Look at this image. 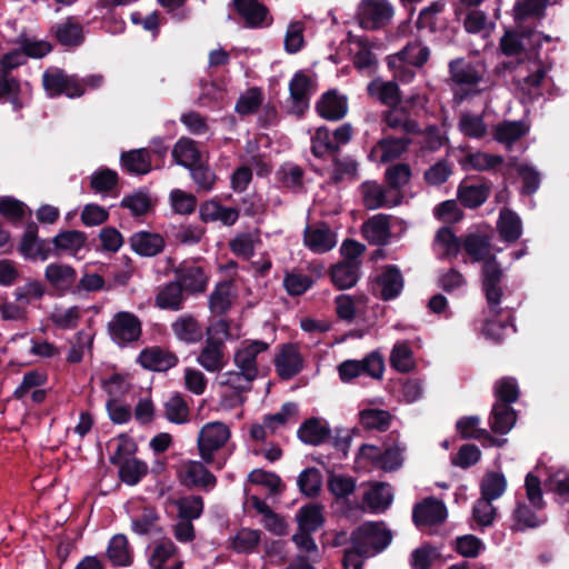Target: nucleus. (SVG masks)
Wrapping results in <instances>:
<instances>
[{
  "label": "nucleus",
  "mask_w": 569,
  "mask_h": 569,
  "mask_svg": "<svg viewBox=\"0 0 569 569\" xmlns=\"http://www.w3.org/2000/svg\"><path fill=\"white\" fill-rule=\"evenodd\" d=\"M428 47L420 42L409 43L400 52L388 58V66L393 77L402 82H410L415 77L412 67H421L429 58Z\"/></svg>",
  "instance_id": "20e7f679"
},
{
  "label": "nucleus",
  "mask_w": 569,
  "mask_h": 569,
  "mask_svg": "<svg viewBox=\"0 0 569 569\" xmlns=\"http://www.w3.org/2000/svg\"><path fill=\"white\" fill-rule=\"evenodd\" d=\"M174 552L172 541H159L151 548L149 563L153 569H180L181 562L174 558Z\"/></svg>",
  "instance_id": "412c9836"
},
{
  "label": "nucleus",
  "mask_w": 569,
  "mask_h": 569,
  "mask_svg": "<svg viewBox=\"0 0 569 569\" xmlns=\"http://www.w3.org/2000/svg\"><path fill=\"white\" fill-rule=\"evenodd\" d=\"M498 230L503 240L513 242L522 233L521 219L513 211L502 210L498 221Z\"/></svg>",
  "instance_id": "79ce46f5"
},
{
  "label": "nucleus",
  "mask_w": 569,
  "mask_h": 569,
  "mask_svg": "<svg viewBox=\"0 0 569 569\" xmlns=\"http://www.w3.org/2000/svg\"><path fill=\"white\" fill-rule=\"evenodd\" d=\"M463 26L469 33H481L483 37L490 34L495 28V23L487 19L485 12L480 10H471L467 13Z\"/></svg>",
  "instance_id": "e2e57ef3"
},
{
  "label": "nucleus",
  "mask_w": 569,
  "mask_h": 569,
  "mask_svg": "<svg viewBox=\"0 0 569 569\" xmlns=\"http://www.w3.org/2000/svg\"><path fill=\"white\" fill-rule=\"evenodd\" d=\"M234 291L232 283H219L209 299L211 311L218 315L227 312L232 305Z\"/></svg>",
  "instance_id": "09e8293b"
},
{
  "label": "nucleus",
  "mask_w": 569,
  "mask_h": 569,
  "mask_svg": "<svg viewBox=\"0 0 569 569\" xmlns=\"http://www.w3.org/2000/svg\"><path fill=\"white\" fill-rule=\"evenodd\" d=\"M450 73L455 83L462 87H476L483 78L485 69L481 63H470L462 59L450 62Z\"/></svg>",
  "instance_id": "2eb2a0df"
},
{
  "label": "nucleus",
  "mask_w": 569,
  "mask_h": 569,
  "mask_svg": "<svg viewBox=\"0 0 569 569\" xmlns=\"http://www.w3.org/2000/svg\"><path fill=\"white\" fill-rule=\"evenodd\" d=\"M392 490L387 483H373L365 493V503L375 512L386 510L392 502Z\"/></svg>",
  "instance_id": "f704fd0d"
},
{
  "label": "nucleus",
  "mask_w": 569,
  "mask_h": 569,
  "mask_svg": "<svg viewBox=\"0 0 569 569\" xmlns=\"http://www.w3.org/2000/svg\"><path fill=\"white\" fill-rule=\"evenodd\" d=\"M197 362L209 372L220 371L227 362L224 343L222 341L207 340L197 357Z\"/></svg>",
  "instance_id": "a211bd4d"
},
{
  "label": "nucleus",
  "mask_w": 569,
  "mask_h": 569,
  "mask_svg": "<svg viewBox=\"0 0 569 569\" xmlns=\"http://www.w3.org/2000/svg\"><path fill=\"white\" fill-rule=\"evenodd\" d=\"M362 200L366 208L375 210L381 207H391L399 201H391L387 198L385 189L373 181H366L361 184Z\"/></svg>",
  "instance_id": "4c0bfd02"
},
{
  "label": "nucleus",
  "mask_w": 569,
  "mask_h": 569,
  "mask_svg": "<svg viewBox=\"0 0 569 569\" xmlns=\"http://www.w3.org/2000/svg\"><path fill=\"white\" fill-rule=\"evenodd\" d=\"M290 97L293 102V111L301 113L308 107V100L312 91L311 78L302 71H298L289 83Z\"/></svg>",
  "instance_id": "b1692460"
},
{
  "label": "nucleus",
  "mask_w": 569,
  "mask_h": 569,
  "mask_svg": "<svg viewBox=\"0 0 569 569\" xmlns=\"http://www.w3.org/2000/svg\"><path fill=\"white\" fill-rule=\"evenodd\" d=\"M200 216L206 222L219 221L224 226H232L239 218V211L233 207H224L214 200H210L201 206Z\"/></svg>",
  "instance_id": "bb28decb"
},
{
  "label": "nucleus",
  "mask_w": 569,
  "mask_h": 569,
  "mask_svg": "<svg viewBox=\"0 0 569 569\" xmlns=\"http://www.w3.org/2000/svg\"><path fill=\"white\" fill-rule=\"evenodd\" d=\"M43 276L49 286L59 295L77 292L78 273L72 266L51 262L46 267Z\"/></svg>",
  "instance_id": "9d476101"
},
{
  "label": "nucleus",
  "mask_w": 569,
  "mask_h": 569,
  "mask_svg": "<svg viewBox=\"0 0 569 569\" xmlns=\"http://www.w3.org/2000/svg\"><path fill=\"white\" fill-rule=\"evenodd\" d=\"M522 43L518 36L507 32L501 39V49L505 54H518L519 60L515 70V79L518 88L528 94H532L540 86L547 73V67L539 58L537 51H522Z\"/></svg>",
  "instance_id": "f03ea898"
},
{
  "label": "nucleus",
  "mask_w": 569,
  "mask_h": 569,
  "mask_svg": "<svg viewBox=\"0 0 569 569\" xmlns=\"http://www.w3.org/2000/svg\"><path fill=\"white\" fill-rule=\"evenodd\" d=\"M182 301V286L178 282H170L163 287L156 298V303L161 309L178 310Z\"/></svg>",
  "instance_id": "bf43d9fd"
},
{
  "label": "nucleus",
  "mask_w": 569,
  "mask_h": 569,
  "mask_svg": "<svg viewBox=\"0 0 569 569\" xmlns=\"http://www.w3.org/2000/svg\"><path fill=\"white\" fill-rule=\"evenodd\" d=\"M131 249L143 257H153L164 248L163 238L154 232L138 231L130 238Z\"/></svg>",
  "instance_id": "4be33fe9"
},
{
  "label": "nucleus",
  "mask_w": 569,
  "mask_h": 569,
  "mask_svg": "<svg viewBox=\"0 0 569 569\" xmlns=\"http://www.w3.org/2000/svg\"><path fill=\"white\" fill-rule=\"evenodd\" d=\"M111 340L120 347L139 340L141 336V321L128 311L117 312L108 323Z\"/></svg>",
  "instance_id": "6e6552de"
},
{
  "label": "nucleus",
  "mask_w": 569,
  "mask_h": 569,
  "mask_svg": "<svg viewBox=\"0 0 569 569\" xmlns=\"http://www.w3.org/2000/svg\"><path fill=\"white\" fill-rule=\"evenodd\" d=\"M269 345L262 340H244L240 343L233 355V363L237 369L258 377V362L260 356L266 352Z\"/></svg>",
  "instance_id": "f8f14e48"
},
{
  "label": "nucleus",
  "mask_w": 569,
  "mask_h": 569,
  "mask_svg": "<svg viewBox=\"0 0 569 569\" xmlns=\"http://www.w3.org/2000/svg\"><path fill=\"white\" fill-rule=\"evenodd\" d=\"M172 157L177 164L191 169L200 161V151L193 140L181 138L174 144Z\"/></svg>",
  "instance_id": "ea45409f"
},
{
  "label": "nucleus",
  "mask_w": 569,
  "mask_h": 569,
  "mask_svg": "<svg viewBox=\"0 0 569 569\" xmlns=\"http://www.w3.org/2000/svg\"><path fill=\"white\" fill-rule=\"evenodd\" d=\"M148 472V466L137 458L124 460L119 469L120 479L129 486L137 485Z\"/></svg>",
  "instance_id": "13d9d810"
},
{
  "label": "nucleus",
  "mask_w": 569,
  "mask_h": 569,
  "mask_svg": "<svg viewBox=\"0 0 569 569\" xmlns=\"http://www.w3.org/2000/svg\"><path fill=\"white\" fill-rule=\"evenodd\" d=\"M121 162L126 170L134 174H146L151 170L149 154L146 149L122 153Z\"/></svg>",
  "instance_id": "3c124183"
},
{
  "label": "nucleus",
  "mask_w": 569,
  "mask_h": 569,
  "mask_svg": "<svg viewBox=\"0 0 569 569\" xmlns=\"http://www.w3.org/2000/svg\"><path fill=\"white\" fill-rule=\"evenodd\" d=\"M302 357L293 345L283 346L276 358V369L283 379H290L302 368Z\"/></svg>",
  "instance_id": "6ab92c4d"
},
{
  "label": "nucleus",
  "mask_w": 569,
  "mask_h": 569,
  "mask_svg": "<svg viewBox=\"0 0 569 569\" xmlns=\"http://www.w3.org/2000/svg\"><path fill=\"white\" fill-rule=\"evenodd\" d=\"M447 518L446 506L437 499L428 498L413 509V521L417 526L441 523Z\"/></svg>",
  "instance_id": "dca6fc26"
},
{
  "label": "nucleus",
  "mask_w": 569,
  "mask_h": 569,
  "mask_svg": "<svg viewBox=\"0 0 569 569\" xmlns=\"http://www.w3.org/2000/svg\"><path fill=\"white\" fill-rule=\"evenodd\" d=\"M330 433L328 423L318 418L306 420L298 430L299 439L308 445H319L323 442Z\"/></svg>",
  "instance_id": "2f4dec72"
},
{
  "label": "nucleus",
  "mask_w": 569,
  "mask_h": 569,
  "mask_svg": "<svg viewBox=\"0 0 569 569\" xmlns=\"http://www.w3.org/2000/svg\"><path fill=\"white\" fill-rule=\"evenodd\" d=\"M103 83L101 74H91L80 80L61 70H52L43 73V87L49 97L66 94L68 98H77L84 93L86 88L98 89Z\"/></svg>",
  "instance_id": "7ed1b4c3"
},
{
  "label": "nucleus",
  "mask_w": 569,
  "mask_h": 569,
  "mask_svg": "<svg viewBox=\"0 0 569 569\" xmlns=\"http://www.w3.org/2000/svg\"><path fill=\"white\" fill-rule=\"evenodd\" d=\"M120 206L128 209L133 216H143L151 210L153 200L148 191L136 190L126 194L120 201Z\"/></svg>",
  "instance_id": "c03bdc74"
},
{
  "label": "nucleus",
  "mask_w": 569,
  "mask_h": 569,
  "mask_svg": "<svg viewBox=\"0 0 569 569\" xmlns=\"http://www.w3.org/2000/svg\"><path fill=\"white\" fill-rule=\"evenodd\" d=\"M178 339L186 342H197L202 338V329L192 317H181L172 325Z\"/></svg>",
  "instance_id": "5fc2aeb1"
},
{
  "label": "nucleus",
  "mask_w": 569,
  "mask_h": 569,
  "mask_svg": "<svg viewBox=\"0 0 569 569\" xmlns=\"http://www.w3.org/2000/svg\"><path fill=\"white\" fill-rule=\"evenodd\" d=\"M465 250L473 261H485L482 267V288L491 311L498 313L502 297L500 282L502 270L495 257L490 254L489 239L481 234H469L465 240Z\"/></svg>",
  "instance_id": "f257e3e1"
},
{
  "label": "nucleus",
  "mask_w": 569,
  "mask_h": 569,
  "mask_svg": "<svg viewBox=\"0 0 569 569\" xmlns=\"http://www.w3.org/2000/svg\"><path fill=\"white\" fill-rule=\"evenodd\" d=\"M368 92L386 106H396L400 101L399 88L392 81L377 78L368 84Z\"/></svg>",
  "instance_id": "e433bc0d"
},
{
  "label": "nucleus",
  "mask_w": 569,
  "mask_h": 569,
  "mask_svg": "<svg viewBox=\"0 0 569 569\" xmlns=\"http://www.w3.org/2000/svg\"><path fill=\"white\" fill-rule=\"evenodd\" d=\"M82 317V310L78 306H63L57 305L52 308L49 319L59 329L70 330L77 327L80 318Z\"/></svg>",
  "instance_id": "72a5a7b5"
},
{
  "label": "nucleus",
  "mask_w": 569,
  "mask_h": 569,
  "mask_svg": "<svg viewBox=\"0 0 569 569\" xmlns=\"http://www.w3.org/2000/svg\"><path fill=\"white\" fill-rule=\"evenodd\" d=\"M260 541L258 530L242 528L230 538V547L239 553H248L254 550Z\"/></svg>",
  "instance_id": "4d7b16f0"
},
{
  "label": "nucleus",
  "mask_w": 569,
  "mask_h": 569,
  "mask_svg": "<svg viewBox=\"0 0 569 569\" xmlns=\"http://www.w3.org/2000/svg\"><path fill=\"white\" fill-rule=\"evenodd\" d=\"M497 510L492 500L479 498L472 508V518L481 527H489L493 523Z\"/></svg>",
  "instance_id": "774afa93"
},
{
  "label": "nucleus",
  "mask_w": 569,
  "mask_h": 569,
  "mask_svg": "<svg viewBox=\"0 0 569 569\" xmlns=\"http://www.w3.org/2000/svg\"><path fill=\"white\" fill-rule=\"evenodd\" d=\"M253 375L246 370H228L222 372L218 377L219 386L229 389L232 395L230 397L224 396L221 400V405L224 408H234L243 402L242 393L247 392L251 388L252 381L256 379Z\"/></svg>",
  "instance_id": "0eeeda50"
},
{
  "label": "nucleus",
  "mask_w": 569,
  "mask_h": 569,
  "mask_svg": "<svg viewBox=\"0 0 569 569\" xmlns=\"http://www.w3.org/2000/svg\"><path fill=\"white\" fill-rule=\"evenodd\" d=\"M298 415V406L292 402L284 403L281 410L274 415L264 418V423L270 432H274L280 426H284L290 421H296Z\"/></svg>",
  "instance_id": "338daca9"
},
{
  "label": "nucleus",
  "mask_w": 569,
  "mask_h": 569,
  "mask_svg": "<svg viewBox=\"0 0 569 569\" xmlns=\"http://www.w3.org/2000/svg\"><path fill=\"white\" fill-rule=\"evenodd\" d=\"M357 14L362 28L375 30L391 21L395 9L388 0H362Z\"/></svg>",
  "instance_id": "1a4fd4ad"
},
{
  "label": "nucleus",
  "mask_w": 569,
  "mask_h": 569,
  "mask_svg": "<svg viewBox=\"0 0 569 569\" xmlns=\"http://www.w3.org/2000/svg\"><path fill=\"white\" fill-rule=\"evenodd\" d=\"M107 555L113 565L128 566L131 562V553L127 537L123 535L113 536L109 542Z\"/></svg>",
  "instance_id": "864d4df0"
},
{
  "label": "nucleus",
  "mask_w": 569,
  "mask_h": 569,
  "mask_svg": "<svg viewBox=\"0 0 569 569\" xmlns=\"http://www.w3.org/2000/svg\"><path fill=\"white\" fill-rule=\"evenodd\" d=\"M503 161L501 156L491 154L487 152L477 151L473 153L467 154L462 160L461 164L466 169H475L479 171L490 170Z\"/></svg>",
  "instance_id": "603ef678"
},
{
  "label": "nucleus",
  "mask_w": 569,
  "mask_h": 569,
  "mask_svg": "<svg viewBox=\"0 0 569 569\" xmlns=\"http://www.w3.org/2000/svg\"><path fill=\"white\" fill-rule=\"evenodd\" d=\"M322 485V477L318 469L307 468L298 477L300 491L309 497L318 495Z\"/></svg>",
  "instance_id": "69168bd1"
},
{
  "label": "nucleus",
  "mask_w": 569,
  "mask_h": 569,
  "mask_svg": "<svg viewBox=\"0 0 569 569\" xmlns=\"http://www.w3.org/2000/svg\"><path fill=\"white\" fill-rule=\"evenodd\" d=\"M305 244L316 253H325L337 244L336 233L326 224L307 227Z\"/></svg>",
  "instance_id": "4468645a"
},
{
  "label": "nucleus",
  "mask_w": 569,
  "mask_h": 569,
  "mask_svg": "<svg viewBox=\"0 0 569 569\" xmlns=\"http://www.w3.org/2000/svg\"><path fill=\"white\" fill-rule=\"evenodd\" d=\"M403 287V280L396 267H387L377 278V288L385 300L396 298Z\"/></svg>",
  "instance_id": "c756f323"
},
{
  "label": "nucleus",
  "mask_w": 569,
  "mask_h": 569,
  "mask_svg": "<svg viewBox=\"0 0 569 569\" xmlns=\"http://www.w3.org/2000/svg\"><path fill=\"white\" fill-rule=\"evenodd\" d=\"M21 253L32 260L44 261L50 256V248L44 241L38 239L32 230L26 232L20 244Z\"/></svg>",
  "instance_id": "37998d69"
},
{
  "label": "nucleus",
  "mask_w": 569,
  "mask_h": 569,
  "mask_svg": "<svg viewBox=\"0 0 569 569\" xmlns=\"http://www.w3.org/2000/svg\"><path fill=\"white\" fill-rule=\"evenodd\" d=\"M460 132L471 139H481L487 133V124L481 114L462 112L459 118Z\"/></svg>",
  "instance_id": "de8ad7c7"
},
{
  "label": "nucleus",
  "mask_w": 569,
  "mask_h": 569,
  "mask_svg": "<svg viewBox=\"0 0 569 569\" xmlns=\"http://www.w3.org/2000/svg\"><path fill=\"white\" fill-rule=\"evenodd\" d=\"M234 6L251 28L268 26L271 22L267 8L257 0H234Z\"/></svg>",
  "instance_id": "aec40b11"
},
{
  "label": "nucleus",
  "mask_w": 569,
  "mask_h": 569,
  "mask_svg": "<svg viewBox=\"0 0 569 569\" xmlns=\"http://www.w3.org/2000/svg\"><path fill=\"white\" fill-rule=\"evenodd\" d=\"M362 234L370 243H387L391 236L389 216L382 213L372 216L362 224Z\"/></svg>",
  "instance_id": "a878e982"
},
{
  "label": "nucleus",
  "mask_w": 569,
  "mask_h": 569,
  "mask_svg": "<svg viewBox=\"0 0 569 569\" xmlns=\"http://www.w3.org/2000/svg\"><path fill=\"white\" fill-rule=\"evenodd\" d=\"M385 371V363L382 357L372 352L362 361L347 360L339 366V375L343 381H349L363 373L375 379H380Z\"/></svg>",
  "instance_id": "9b49d317"
},
{
  "label": "nucleus",
  "mask_w": 569,
  "mask_h": 569,
  "mask_svg": "<svg viewBox=\"0 0 569 569\" xmlns=\"http://www.w3.org/2000/svg\"><path fill=\"white\" fill-rule=\"evenodd\" d=\"M489 190L485 184H461L459 187V200L469 208H476L488 198Z\"/></svg>",
  "instance_id": "680f3d73"
},
{
  "label": "nucleus",
  "mask_w": 569,
  "mask_h": 569,
  "mask_svg": "<svg viewBox=\"0 0 569 569\" xmlns=\"http://www.w3.org/2000/svg\"><path fill=\"white\" fill-rule=\"evenodd\" d=\"M528 130L529 126L525 121H506L496 127L495 139L500 143L510 146L525 136Z\"/></svg>",
  "instance_id": "49530a36"
},
{
  "label": "nucleus",
  "mask_w": 569,
  "mask_h": 569,
  "mask_svg": "<svg viewBox=\"0 0 569 569\" xmlns=\"http://www.w3.org/2000/svg\"><path fill=\"white\" fill-rule=\"evenodd\" d=\"M480 419L476 416L465 417L457 421V430L462 438H473L483 441L485 446L500 447L506 443V439H497L489 435L486 429L479 427Z\"/></svg>",
  "instance_id": "5701e85b"
},
{
  "label": "nucleus",
  "mask_w": 569,
  "mask_h": 569,
  "mask_svg": "<svg viewBox=\"0 0 569 569\" xmlns=\"http://www.w3.org/2000/svg\"><path fill=\"white\" fill-rule=\"evenodd\" d=\"M230 435L229 427L219 421L208 422L200 429L197 442L203 462H213L214 452L224 447Z\"/></svg>",
  "instance_id": "423d86ee"
},
{
  "label": "nucleus",
  "mask_w": 569,
  "mask_h": 569,
  "mask_svg": "<svg viewBox=\"0 0 569 569\" xmlns=\"http://www.w3.org/2000/svg\"><path fill=\"white\" fill-rule=\"evenodd\" d=\"M138 361L146 369L166 371L177 365L178 358L160 347H151L140 352Z\"/></svg>",
  "instance_id": "f3484780"
},
{
  "label": "nucleus",
  "mask_w": 569,
  "mask_h": 569,
  "mask_svg": "<svg viewBox=\"0 0 569 569\" xmlns=\"http://www.w3.org/2000/svg\"><path fill=\"white\" fill-rule=\"evenodd\" d=\"M359 269L356 262H339L331 268V280L339 289L351 288L359 279Z\"/></svg>",
  "instance_id": "58836bf2"
},
{
  "label": "nucleus",
  "mask_w": 569,
  "mask_h": 569,
  "mask_svg": "<svg viewBox=\"0 0 569 569\" xmlns=\"http://www.w3.org/2000/svg\"><path fill=\"white\" fill-rule=\"evenodd\" d=\"M87 237L82 231L68 230L58 233L52 242L59 252H64L70 256L77 253L86 246Z\"/></svg>",
  "instance_id": "c9c22d12"
},
{
  "label": "nucleus",
  "mask_w": 569,
  "mask_h": 569,
  "mask_svg": "<svg viewBox=\"0 0 569 569\" xmlns=\"http://www.w3.org/2000/svg\"><path fill=\"white\" fill-rule=\"evenodd\" d=\"M516 422V413L509 405L496 402L492 408L490 426L497 433L509 432Z\"/></svg>",
  "instance_id": "a19ab883"
},
{
  "label": "nucleus",
  "mask_w": 569,
  "mask_h": 569,
  "mask_svg": "<svg viewBox=\"0 0 569 569\" xmlns=\"http://www.w3.org/2000/svg\"><path fill=\"white\" fill-rule=\"evenodd\" d=\"M391 539V532L383 523L366 522L352 532L351 543L366 557H373L386 549Z\"/></svg>",
  "instance_id": "39448f33"
},
{
  "label": "nucleus",
  "mask_w": 569,
  "mask_h": 569,
  "mask_svg": "<svg viewBox=\"0 0 569 569\" xmlns=\"http://www.w3.org/2000/svg\"><path fill=\"white\" fill-rule=\"evenodd\" d=\"M433 246L435 250L443 257L456 256L460 250L458 238L447 227L438 230Z\"/></svg>",
  "instance_id": "052dcab7"
},
{
  "label": "nucleus",
  "mask_w": 569,
  "mask_h": 569,
  "mask_svg": "<svg viewBox=\"0 0 569 569\" xmlns=\"http://www.w3.org/2000/svg\"><path fill=\"white\" fill-rule=\"evenodd\" d=\"M178 477L187 487H198L211 490L216 486V477L207 470L204 465L196 460L183 461L178 469Z\"/></svg>",
  "instance_id": "ddd939ff"
},
{
  "label": "nucleus",
  "mask_w": 569,
  "mask_h": 569,
  "mask_svg": "<svg viewBox=\"0 0 569 569\" xmlns=\"http://www.w3.org/2000/svg\"><path fill=\"white\" fill-rule=\"evenodd\" d=\"M390 363L399 372H409L415 368L413 352L406 341L395 343L390 353Z\"/></svg>",
  "instance_id": "a18cd8bd"
},
{
  "label": "nucleus",
  "mask_w": 569,
  "mask_h": 569,
  "mask_svg": "<svg viewBox=\"0 0 569 569\" xmlns=\"http://www.w3.org/2000/svg\"><path fill=\"white\" fill-rule=\"evenodd\" d=\"M508 488L506 476L500 471H488L480 480V497L488 500L501 498Z\"/></svg>",
  "instance_id": "c85d7f7f"
},
{
  "label": "nucleus",
  "mask_w": 569,
  "mask_h": 569,
  "mask_svg": "<svg viewBox=\"0 0 569 569\" xmlns=\"http://www.w3.org/2000/svg\"><path fill=\"white\" fill-rule=\"evenodd\" d=\"M179 283L188 291L198 292L204 290L207 277L202 269L194 263H183L177 270Z\"/></svg>",
  "instance_id": "7c9ffc66"
},
{
  "label": "nucleus",
  "mask_w": 569,
  "mask_h": 569,
  "mask_svg": "<svg viewBox=\"0 0 569 569\" xmlns=\"http://www.w3.org/2000/svg\"><path fill=\"white\" fill-rule=\"evenodd\" d=\"M545 487L557 497L558 501L569 500V471L565 468L550 467Z\"/></svg>",
  "instance_id": "473e14b6"
},
{
  "label": "nucleus",
  "mask_w": 569,
  "mask_h": 569,
  "mask_svg": "<svg viewBox=\"0 0 569 569\" xmlns=\"http://www.w3.org/2000/svg\"><path fill=\"white\" fill-rule=\"evenodd\" d=\"M409 141L403 138L383 139L377 143L371 152L370 159L377 162H389L400 157L408 147Z\"/></svg>",
  "instance_id": "cd10ccee"
},
{
  "label": "nucleus",
  "mask_w": 569,
  "mask_h": 569,
  "mask_svg": "<svg viewBox=\"0 0 569 569\" xmlns=\"http://www.w3.org/2000/svg\"><path fill=\"white\" fill-rule=\"evenodd\" d=\"M319 114L328 120H340L348 110L347 99L337 91H328L317 103Z\"/></svg>",
  "instance_id": "393cba45"
},
{
  "label": "nucleus",
  "mask_w": 569,
  "mask_h": 569,
  "mask_svg": "<svg viewBox=\"0 0 569 569\" xmlns=\"http://www.w3.org/2000/svg\"><path fill=\"white\" fill-rule=\"evenodd\" d=\"M56 36L63 46H78L83 40L81 26L71 19L57 27Z\"/></svg>",
  "instance_id": "0e129e2a"
},
{
  "label": "nucleus",
  "mask_w": 569,
  "mask_h": 569,
  "mask_svg": "<svg viewBox=\"0 0 569 569\" xmlns=\"http://www.w3.org/2000/svg\"><path fill=\"white\" fill-rule=\"evenodd\" d=\"M248 479L250 482L266 488L271 496L280 495L284 490V485L282 483L281 478L270 471H264L262 469L252 470L249 473Z\"/></svg>",
  "instance_id": "6e6d98bb"
},
{
  "label": "nucleus",
  "mask_w": 569,
  "mask_h": 569,
  "mask_svg": "<svg viewBox=\"0 0 569 569\" xmlns=\"http://www.w3.org/2000/svg\"><path fill=\"white\" fill-rule=\"evenodd\" d=\"M299 530L316 531L323 523L322 508L319 505H307L297 512Z\"/></svg>",
  "instance_id": "8fccbe9b"
}]
</instances>
